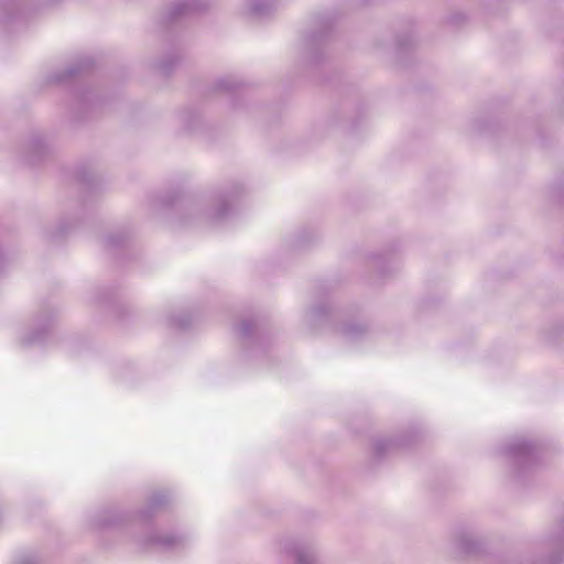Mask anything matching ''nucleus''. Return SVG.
Here are the masks:
<instances>
[{
    "instance_id": "obj_1",
    "label": "nucleus",
    "mask_w": 564,
    "mask_h": 564,
    "mask_svg": "<svg viewBox=\"0 0 564 564\" xmlns=\"http://www.w3.org/2000/svg\"><path fill=\"white\" fill-rule=\"evenodd\" d=\"M169 497L164 491L153 494L148 506L138 512L101 510L89 520V527L105 539L128 544L138 551L160 550L178 551L189 543L184 532H159L150 527L154 512L166 505Z\"/></svg>"
},
{
    "instance_id": "obj_2",
    "label": "nucleus",
    "mask_w": 564,
    "mask_h": 564,
    "mask_svg": "<svg viewBox=\"0 0 564 564\" xmlns=\"http://www.w3.org/2000/svg\"><path fill=\"white\" fill-rule=\"evenodd\" d=\"M239 194V186L216 192L195 204L193 210L198 214L199 218L210 224L220 223L232 213Z\"/></svg>"
},
{
    "instance_id": "obj_3",
    "label": "nucleus",
    "mask_w": 564,
    "mask_h": 564,
    "mask_svg": "<svg viewBox=\"0 0 564 564\" xmlns=\"http://www.w3.org/2000/svg\"><path fill=\"white\" fill-rule=\"evenodd\" d=\"M505 454L519 471L532 469L540 459V449L525 440H516L508 444Z\"/></svg>"
},
{
    "instance_id": "obj_4",
    "label": "nucleus",
    "mask_w": 564,
    "mask_h": 564,
    "mask_svg": "<svg viewBox=\"0 0 564 564\" xmlns=\"http://www.w3.org/2000/svg\"><path fill=\"white\" fill-rule=\"evenodd\" d=\"M207 6V0H178L170 7L165 20L169 23H173L205 10Z\"/></svg>"
},
{
    "instance_id": "obj_5",
    "label": "nucleus",
    "mask_w": 564,
    "mask_h": 564,
    "mask_svg": "<svg viewBox=\"0 0 564 564\" xmlns=\"http://www.w3.org/2000/svg\"><path fill=\"white\" fill-rule=\"evenodd\" d=\"M283 552L294 558L296 564H315V554L311 546L297 540H285L282 544Z\"/></svg>"
},
{
    "instance_id": "obj_6",
    "label": "nucleus",
    "mask_w": 564,
    "mask_h": 564,
    "mask_svg": "<svg viewBox=\"0 0 564 564\" xmlns=\"http://www.w3.org/2000/svg\"><path fill=\"white\" fill-rule=\"evenodd\" d=\"M24 0H9L0 7V19L3 22L19 18L22 13V6Z\"/></svg>"
},
{
    "instance_id": "obj_7",
    "label": "nucleus",
    "mask_w": 564,
    "mask_h": 564,
    "mask_svg": "<svg viewBox=\"0 0 564 564\" xmlns=\"http://www.w3.org/2000/svg\"><path fill=\"white\" fill-rule=\"evenodd\" d=\"M90 65L89 59L82 61L79 64L75 66H70L63 72H58L52 76L53 83H65L70 78H74L76 75L80 74Z\"/></svg>"
},
{
    "instance_id": "obj_8",
    "label": "nucleus",
    "mask_w": 564,
    "mask_h": 564,
    "mask_svg": "<svg viewBox=\"0 0 564 564\" xmlns=\"http://www.w3.org/2000/svg\"><path fill=\"white\" fill-rule=\"evenodd\" d=\"M274 8L273 0H248L249 12L256 17H264Z\"/></svg>"
},
{
    "instance_id": "obj_9",
    "label": "nucleus",
    "mask_w": 564,
    "mask_h": 564,
    "mask_svg": "<svg viewBox=\"0 0 564 564\" xmlns=\"http://www.w3.org/2000/svg\"><path fill=\"white\" fill-rule=\"evenodd\" d=\"M403 445L404 443L401 441L386 437H379L373 442V448L378 456H382L384 453Z\"/></svg>"
},
{
    "instance_id": "obj_10",
    "label": "nucleus",
    "mask_w": 564,
    "mask_h": 564,
    "mask_svg": "<svg viewBox=\"0 0 564 564\" xmlns=\"http://www.w3.org/2000/svg\"><path fill=\"white\" fill-rule=\"evenodd\" d=\"M339 332L347 340H356L366 333V327L358 323H349L343 325Z\"/></svg>"
},
{
    "instance_id": "obj_11",
    "label": "nucleus",
    "mask_w": 564,
    "mask_h": 564,
    "mask_svg": "<svg viewBox=\"0 0 564 564\" xmlns=\"http://www.w3.org/2000/svg\"><path fill=\"white\" fill-rule=\"evenodd\" d=\"M30 148V161H35L44 155L46 152V143L44 139L40 135L33 137L29 142Z\"/></svg>"
},
{
    "instance_id": "obj_12",
    "label": "nucleus",
    "mask_w": 564,
    "mask_h": 564,
    "mask_svg": "<svg viewBox=\"0 0 564 564\" xmlns=\"http://www.w3.org/2000/svg\"><path fill=\"white\" fill-rule=\"evenodd\" d=\"M46 333H47L46 327L36 329L31 335H23L21 337V343L23 345H33V344L42 343Z\"/></svg>"
},
{
    "instance_id": "obj_13",
    "label": "nucleus",
    "mask_w": 564,
    "mask_h": 564,
    "mask_svg": "<svg viewBox=\"0 0 564 564\" xmlns=\"http://www.w3.org/2000/svg\"><path fill=\"white\" fill-rule=\"evenodd\" d=\"M241 85L240 82L232 77H223L216 82V87L219 90L231 91L237 89Z\"/></svg>"
},
{
    "instance_id": "obj_14",
    "label": "nucleus",
    "mask_w": 564,
    "mask_h": 564,
    "mask_svg": "<svg viewBox=\"0 0 564 564\" xmlns=\"http://www.w3.org/2000/svg\"><path fill=\"white\" fill-rule=\"evenodd\" d=\"M256 328H257V325H256L254 321L246 319V321L241 322V324L239 325V334L243 338H249L252 336Z\"/></svg>"
},
{
    "instance_id": "obj_15",
    "label": "nucleus",
    "mask_w": 564,
    "mask_h": 564,
    "mask_svg": "<svg viewBox=\"0 0 564 564\" xmlns=\"http://www.w3.org/2000/svg\"><path fill=\"white\" fill-rule=\"evenodd\" d=\"M124 237L122 234H111L106 238V243L108 247L116 248L122 245Z\"/></svg>"
},
{
    "instance_id": "obj_16",
    "label": "nucleus",
    "mask_w": 564,
    "mask_h": 564,
    "mask_svg": "<svg viewBox=\"0 0 564 564\" xmlns=\"http://www.w3.org/2000/svg\"><path fill=\"white\" fill-rule=\"evenodd\" d=\"M91 93L90 90H87V89H80L76 93V98L79 102L82 104H86V102H89L91 100Z\"/></svg>"
},
{
    "instance_id": "obj_17",
    "label": "nucleus",
    "mask_w": 564,
    "mask_h": 564,
    "mask_svg": "<svg viewBox=\"0 0 564 564\" xmlns=\"http://www.w3.org/2000/svg\"><path fill=\"white\" fill-rule=\"evenodd\" d=\"M459 549L466 553L471 552L474 550V543L466 538H462L459 540Z\"/></svg>"
},
{
    "instance_id": "obj_18",
    "label": "nucleus",
    "mask_w": 564,
    "mask_h": 564,
    "mask_svg": "<svg viewBox=\"0 0 564 564\" xmlns=\"http://www.w3.org/2000/svg\"><path fill=\"white\" fill-rule=\"evenodd\" d=\"M326 313L325 306H316L311 310L312 317H318Z\"/></svg>"
},
{
    "instance_id": "obj_19",
    "label": "nucleus",
    "mask_w": 564,
    "mask_h": 564,
    "mask_svg": "<svg viewBox=\"0 0 564 564\" xmlns=\"http://www.w3.org/2000/svg\"><path fill=\"white\" fill-rule=\"evenodd\" d=\"M173 324L178 327H185L188 324V321L183 317H175L173 319Z\"/></svg>"
},
{
    "instance_id": "obj_20",
    "label": "nucleus",
    "mask_w": 564,
    "mask_h": 564,
    "mask_svg": "<svg viewBox=\"0 0 564 564\" xmlns=\"http://www.w3.org/2000/svg\"><path fill=\"white\" fill-rule=\"evenodd\" d=\"M17 564H36V563L32 560H22V561L18 562Z\"/></svg>"
},
{
    "instance_id": "obj_21",
    "label": "nucleus",
    "mask_w": 564,
    "mask_h": 564,
    "mask_svg": "<svg viewBox=\"0 0 564 564\" xmlns=\"http://www.w3.org/2000/svg\"><path fill=\"white\" fill-rule=\"evenodd\" d=\"M162 70L164 72H169L171 69V66L170 65H166L165 63H162L161 66Z\"/></svg>"
}]
</instances>
